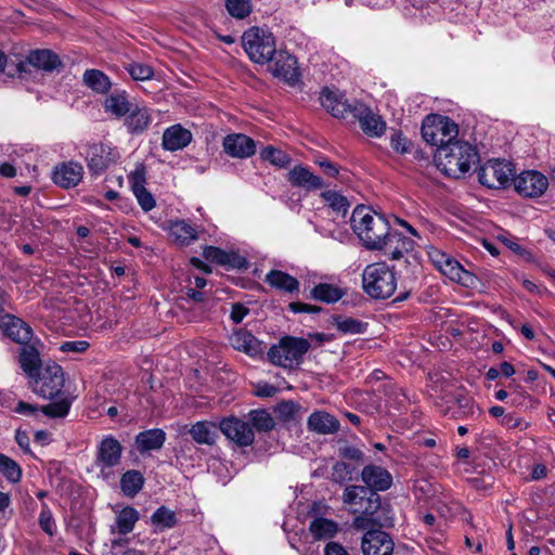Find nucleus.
<instances>
[{
  "mask_svg": "<svg viewBox=\"0 0 555 555\" xmlns=\"http://www.w3.org/2000/svg\"><path fill=\"white\" fill-rule=\"evenodd\" d=\"M320 101L322 106L334 117L349 121L358 120L366 135L380 137L385 132L386 122L361 102L349 103L343 95L327 88L322 90Z\"/></svg>",
  "mask_w": 555,
  "mask_h": 555,
  "instance_id": "1",
  "label": "nucleus"
},
{
  "mask_svg": "<svg viewBox=\"0 0 555 555\" xmlns=\"http://www.w3.org/2000/svg\"><path fill=\"white\" fill-rule=\"evenodd\" d=\"M354 233L369 249H382L390 233L388 221L379 214L364 206L354 208L351 219Z\"/></svg>",
  "mask_w": 555,
  "mask_h": 555,
  "instance_id": "2",
  "label": "nucleus"
},
{
  "mask_svg": "<svg viewBox=\"0 0 555 555\" xmlns=\"http://www.w3.org/2000/svg\"><path fill=\"white\" fill-rule=\"evenodd\" d=\"M477 160L476 149L466 141L455 140L450 144H442L435 153L437 167L452 178L465 175Z\"/></svg>",
  "mask_w": 555,
  "mask_h": 555,
  "instance_id": "3",
  "label": "nucleus"
},
{
  "mask_svg": "<svg viewBox=\"0 0 555 555\" xmlns=\"http://www.w3.org/2000/svg\"><path fill=\"white\" fill-rule=\"evenodd\" d=\"M363 291L374 299H387L397 288L393 271L385 262L367 264L362 273Z\"/></svg>",
  "mask_w": 555,
  "mask_h": 555,
  "instance_id": "4",
  "label": "nucleus"
},
{
  "mask_svg": "<svg viewBox=\"0 0 555 555\" xmlns=\"http://www.w3.org/2000/svg\"><path fill=\"white\" fill-rule=\"evenodd\" d=\"M310 347L306 338L285 336L269 349L268 358L274 365L293 370L302 363Z\"/></svg>",
  "mask_w": 555,
  "mask_h": 555,
  "instance_id": "5",
  "label": "nucleus"
},
{
  "mask_svg": "<svg viewBox=\"0 0 555 555\" xmlns=\"http://www.w3.org/2000/svg\"><path fill=\"white\" fill-rule=\"evenodd\" d=\"M242 46L250 61L266 64L272 61L276 53L273 35L260 27H250L242 36Z\"/></svg>",
  "mask_w": 555,
  "mask_h": 555,
  "instance_id": "6",
  "label": "nucleus"
},
{
  "mask_svg": "<svg viewBox=\"0 0 555 555\" xmlns=\"http://www.w3.org/2000/svg\"><path fill=\"white\" fill-rule=\"evenodd\" d=\"M459 135V126L450 117L433 114L426 116L422 125L423 139L437 149L450 144Z\"/></svg>",
  "mask_w": 555,
  "mask_h": 555,
  "instance_id": "7",
  "label": "nucleus"
},
{
  "mask_svg": "<svg viewBox=\"0 0 555 555\" xmlns=\"http://www.w3.org/2000/svg\"><path fill=\"white\" fill-rule=\"evenodd\" d=\"M31 379L33 391L38 396L50 400L61 393L65 383L63 370L55 362L47 363Z\"/></svg>",
  "mask_w": 555,
  "mask_h": 555,
  "instance_id": "8",
  "label": "nucleus"
},
{
  "mask_svg": "<svg viewBox=\"0 0 555 555\" xmlns=\"http://www.w3.org/2000/svg\"><path fill=\"white\" fill-rule=\"evenodd\" d=\"M513 171L511 163L489 160L480 167L478 180L489 189H501L509 184Z\"/></svg>",
  "mask_w": 555,
  "mask_h": 555,
  "instance_id": "9",
  "label": "nucleus"
},
{
  "mask_svg": "<svg viewBox=\"0 0 555 555\" xmlns=\"http://www.w3.org/2000/svg\"><path fill=\"white\" fill-rule=\"evenodd\" d=\"M343 502L352 507V513L375 514L379 507V495L362 486H348L343 493Z\"/></svg>",
  "mask_w": 555,
  "mask_h": 555,
  "instance_id": "10",
  "label": "nucleus"
},
{
  "mask_svg": "<svg viewBox=\"0 0 555 555\" xmlns=\"http://www.w3.org/2000/svg\"><path fill=\"white\" fill-rule=\"evenodd\" d=\"M121 454L122 447L119 441L112 435L105 436L96 449L95 465L100 469V473L108 477L111 475V468L120 463Z\"/></svg>",
  "mask_w": 555,
  "mask_h": 555,
  "instance_id": "11",
  "label": "nucleus"
},
{
  "mask_svg": "<svg viewBox=\"0 0 555 555\" xmlns=\"http://www.w3.org/2000/svg\"><path fill=\"white\" fill-rule=\"evenodd\" d=\"M116 157L117 155L114 150L103 143H93L88 145L85 151L87 167L94 176L103 173L116 162Z\"/></svg>",
  "mask_w": 555,
  "mask_h": 555,
  "instance_id": "12",
  "label": "nucleus"
},
{
  "mask_svg": "<svg viewBox=\"0 0 555 555\" xmlns=\"http://www.w3.org/2000/svg\"><path fill=\"white\" fill-rule=\"evenodd\" d=\"M514 186L525 197H539L546 191L548 180L539 171L527 170L514 179Z\"/></svg>",
  "mask_w": 555,
  "mask_h": 555,
  "instance_id": "13",
  "label": "nucleus"
},
{
  "mask_svg": "<svg viewBox=\"0 0 555 555\" xmlns=\"http://www.w3.org/2000/svg\"><path fill=\"white\" fill-rule=\"evenodd\" d=\"M219 428L227 438L240 447H248L255 440L253 427L247 422L237 417L222 420Z\"/></svg>",
  "mask_w": 555,
  "mask_h": 555,
  "instance_id": "14",
  "label": "nucleus"
},
{
  "mask_svg": "<svg viewBox=\"0 0 555 555\" xmlns=\"http://www.w3.org/2000/svg\"><path fill=\"white\" fill-rule=\"evenodd\" d=\"M361 548L363 555H392L393 542L388 533L369 529L362 538Z\"/></svg>",
  "mask_w": 555,
  "mask_h": 555,
  "instance_id": "15",
  "label": "nucleus"
},
{
  "mask_svg": "<svg viewBox=\"0 0 555 555\" xmlns=\"http://www.w3.org/2000/svg\"><path fill=\"white\" fill-rule=\"evenodd\" d=\"M272 61L271 73L274 77L281 78L289 85L298 81L299 70L295 56L285 51H276Z\"/></svg>",
  "mask_w": 555,
  "mask_h": 555,
  "instance_id": "16",
  "label": "nucleus"
},
{
  "mask_svg": "<svg viewBox=\"0 0 555 555\" xmlns=\"http://www.w3.org/2000/svg\"><path fill=\"white\" fill-rule=\"evenodd\" d=\"M223 151L233 158H248L256 152V142L244 133H231L223 138Z\"/></svg>",
  "mask_w": 555,
  "mask_h": 555,
  "instance_id": "17",
  "label": "nucleus"
},
{
  "mask_svg": "<svg viewBox=\"0 0 555 555\" xmlns=\"http://www.w3.org/2000/svg\"><path fill=\"white\" fill-rule=\"evenodd\" d=\"M152 121V109L139 104H134L124 117V126L131 135L144 133L150 128Z\"/></svg>",
  "mask_w": 555,
  "mask_h": 555,
  "instance_id": "18",
  "label": "nucleus"
},
{
  "mask_svg": "<svg viewBox=\"0 0 555 555\" xmlns=\"http://www.w3.org/2000/svg\"><path fill=\"white\" fill-rule=\"evenodd\" d=\"M0 328L13 341L26 345L33 337L31 327L22 319L11 314H5L0 318Z\"/></svg>",
  "mask_w": 555,
  "mask_h": 555,
  "instance_id": "19",
  "label": "nucleus"
},
{
  "mask_svg": "<svg viewBox=\"0 0 555 555\" xmlns=\"http://www.w3.org/2000/svg\"><path fill=\"white\" fill-rule=\"evenodd\" d=\"M83 177V168L79 163L66 162L56 166L52 180L64 189H70L79 184Z\"/></svg>",
  "mask_w": 555,
  "mask_h": 555,
  "instance_id": "20",
  "label": "nucleus"
},
{
  "mask_svg": "<svg viewBox=\"0 0 555 555\" xmlns=\"http://www.w3.org/2000/svg\"><path fill=\"white\" fill-rule=\"evenodd\" d=\"M361 479L366 488L376 491H386L392 485L391 474L378 465H366L361 473Z\"/></svg>",
  "mask_w": 555,
  "mask_h": 555,
  "instance_id": "21",
  "label": "nucleus"
},
{
  "mask_svg": "<svg viewBox=\"0 0 555 555\" xmlns=\"http://www.w3.org/2000/svg\"><path fill=\"white\" fill-rule=\"evenodd\" d=\"M287 180L293 186L308 192L324 188L323 180L302 165L294 166L287 173Z\"/></svg>",
  "mask_w": 555,
  "mask_h": 555,
  "instance_id": "22",
  "label": "nucleus"
},
{
  "mask_svg": "<svg viewBox=\"0 0 555 555\" xmlns=\"http://www.w3.org/2000/svg\"><path fill=\"white\" fill-rule=\"evenodd\" d=\"M193 139L192 132L180 124L165 129L162 138V146L166 151L175 152L186 147Z\"/></svg>",
  "mask_w": 555,
  "mask_h": 555,
  "instance_id": "23",
  "label": "nucleus"
},
{
  "mask_svg": "<svg viewBox=\"0 0 555 555\" xmlns=\"http://www.w3.org/2000/svg\"><path fill=\"white\" fill-rule=\"evenodd\" d=\"M231 346L245 354L255 358L262 353L261 343L248 331L236 330L229 338Z\"/></svg>",
  "mask_w": 555,
  "mask_h": 555,
  "instance_id": "24",
  "label": "nucleus"
},
{
  "mask_svg": "<svg viewBox=\"0 0 555 555\" xmlns=\"http://www.w3.org/2000/svg\"><path fill=\"white\" fill-rule=\"evenodd\" d=\"M166 441V433L160 428H153L139 433L134 446L139 453L160 450Z\"/></svg>",
  "mask_w": 555,
  "mask_h": 555,
  "instance_id": "25",
  "label": "nucleus"
},
{
  "mask_svg": "<svg viewBox=\"0 0 555 555\" xmlns=\"http://www.w3.org/2000/svg\"><path fill=\"white\" fill-rule=\"evenodd\" d=\"M414 248L413 240L404 236L402 233L397 231L390 232L386 238V244L383 246L385 255L389 256L393 260H398L403 255Z\"/></svg>",
  "mask_w": 555,
  "mask_h": 555,
  "instance_id": "26",
  "label": "nucleus"
},
{
  "mask_svg": "<svg viewBox=\"0 0 555 555\" xmlns=\"http://www.w3.org/2000/svg\"><path fill=\"white\" fill-rule=\"evenodd\" d=\"M134 104L128 99L126 91H115L104 101V109L106 113L116 118L125 117Z\"/></svg>",
  "mask_w": 555,
  "mask_h": 555,
  "instance_id": "27",
  "label": "nucleus"
},
{
  "mask_svg": "<svg viewBox=\"0 0 555 555\" xmlns=\"http://www.w3.org/2000/svg\"><path fill=\"white\" fill-rule=\"evenodd\" d=\"M309 531L314 540H328L337 535L340 527L333 519L315 517L309 525Z\"/></svg>",
  "mask_w": 555,
  "mask_h": 555,
  "instance_id": "28",
  "label": "nucleus"
},
{
  "mask_svg": "<svg viewBox=\"0 0 555 555\" xmlns=\"http://www.w3.org/2000/svg\"><path fill=\"white\" fill-rule=\"evenodd\" d=\"M114 512L117 532L122 535L130 533L140 518L139 512L132 506L115 507Z\"/></svg>",
  "mask_w": 555,
  "mask_h": 555,
  "instance_id": "29",
  "label": "nucleus"
},
{
  "mask_svg": "<svg viewBox=\"0 0 555 555\" xmlns=\"http://www.w3.org/2000/svg\"><path fill=\"white\" fill-rule=\"evenodd\" d=\"M308 426L318 434H334L339 429V422L326 412H314L308 418Z\"/></svg>",
  "mask_w": 555,
  "mask_h": 555,
  "instance_id": "30",
  "label": "nucleus"
},
{
  "mask_svg": "<svg viewBox=\"0 0 555 555\" xmlns=\"http://www.w3.org/2000/svg\"><path fill=\"white\" fill-rule=\"evenodd\" d=\"M264 282L275 289L287 293H294L299 289L297 279L280 270L269 271L266 274Z\"/></svg>",
  "mask_w": 555,
  "mask_h": 555,
  "instance_id": "31",
  "label": "nucleus"
},
{
  "mask_svg": "<svg viewBox=\"0 0 555 555\" xmlns=\"http://www.w3.org/2000/svg\"><path fill=\"white\" fill-rule=\"evenodd\" d=\"M26 61L29 65L47 72H51L61 65L59 55L50 50L31 51Z\"/></svg>",
  "mask_w": 555,
  "mask_h": 555,
  "instance_id": "32",
  "label": "nucleus"
},
{
  "mask_svg": "<svg viewBox=\"0 0 555 555\" xmlns=\"http://www.w3.org/2000/svg\"><path fill=\"white\" fill-rule=\"evenodd\" d=\"M440 272L448 276L451 281L462 284L463 286L469 287L475 283V275L466 271L459 261L454 258H450Z\"/></svg>",
  "mask_w": 555,
  "mask_h": 555,
  "instance_id": "33",
  "label": "nucleus"
},
{
  "mask_svg": "<svg viewBox=\"0 0 555 555\" xmlns=\"http://www.w3.org/2000/svg\"><path fill=\"white\" fill-rule=\"evenodd\" d=\"M203 255L208 261L222 266H230L233 268H241L245 262V260L238 257L236 254L227 253L223 249L214 246L206 247Z\"/></svg>",
  "mask_w": 555,
  "mask_h": 555,
  "instance_id": "34",
  "label": "nucleus"
},
{
  "mask_svg": "<svg viewBox=\"0 0 555 555\" xmlns=\"http://www.w3.org/2000/svg\"><path fill=\"white\" fill-rule=\"evenodd\" d=\"M20 364L29 378H34L42 367L38 350L34 346H25L20 353Z\"/></svg>",
  "mask_w": 555,
  "mask_h": 555,
  "instance_id": "35",
  "label": "nucleus"
},
{
  "mask_svg": "<svg viewBox=\"0 0 555 555\" xmlns=\"http://www.w3.org/2000/svg\"><path fill=\"white\" fill-rule=\"evenodd\" d=\"M193 440L199 444L211 446L217 438V427L214 423L197 422L189 430Z\"/></svg>",
  "mask_w": 555,
  "mask_h": 555,
  "instance_id": "36",
  "label": "nucleus"
},
{
  "mask_svg": "<svg viewBox=\"0 0 555 555\" xmlns=\"http://www.w3.org/2000/svg\"><path fill=\"white\" fill-rule=\"evenodd\" d=\"M344 295L345 292L343 288L328 283H320L311 291V297L314 300L325 304H335L340 300Z\"/></svg>",
  "mask_w": 555,
  "mask_h": 555,
  "instance_id": "37",
  "label": "nucleus"
},
{
  "mask_svg": "<svg viewBox=\"0 0 555 555\" xmlns=\"http://www.w3.org/2000/svg\"><path fill=\"white\" fill-rule=\"evenodd\" d=\"M169 234L179 245H189L197 238L196 230L184 220L172 222Z\"/></svg>",
  "mask_w": 555,
  "mask_h": 555,
  "instance_id": "38",
  "label": "nucleus"
},
{
  "mask_svg": "<svg viewBox=\"0 0 555 555\" xmlns=\"http://www.w3.org/2000/svg\"><path fill=\"white\" fill-rule=\"evenodd\" d=\"M143 475L135 469L126 472L120 478V489L129 498L137 495L143 488Z\"/></svg>",
  "mask_w": 555,
  "mask_h": 555,
  "instance_id": "39",
  "label": "nucleus"
},
{
  "mask_svg": "<svg viewBox=\"0 0 555 555\" xmlns=\"http://www.w3.org/2000/svg\"><path fill=\"white\" fill-rule=\"evenodd\" d=\"M177 521L176 513L164 505L158 507L151 516V524L155 532L171 529L177 525Z\"/></svg>",
  "mask_w": 555,
  "mask_h": 555,
  "instance_id": "40",
  "label": "nucleus"
},
{
  "mask_svg": "<svg viewBox=\"0 0 555 555\" xmlns=\"http://www.w3.org/2000/svg\"><path fill=\"white\" fill-rule=\"evenodd\" d=\"M83 82L98 93H106L112 87L109 78L99 69H87L83 74Z\"/></svg>",
  "mask_w": 555,
  "mask_h": 555,
  "instance_id": "41",
  "label": "nucleus"
},
{
  "mask_svg": "<svg viewBox=\"0 0 555 555\" xmlns=\"http://www.w3.org/2000/svg\"><path fill=\"white\" fill-rule=\"evenodd\" d=\"M260 157L280 168H285L291 163L288 154L271 145L266 146L260 151Z\"/></svg>",
  "mask_w": 555,
  "mask_h": 555,
  "instance_id": "42",
  "label": "nucleus"
},
{
  "mask_svg": "<svg viewBox=\"0 0 555 555\" xmlns=\"http://www.w3.org/2000/svg\"><path fill=\"white\" fill-rule=\"evenodd\" d=\"M356 467L344 462H336L331 472V480L335 483L344 485L353 479Z\"/></svg>",
  "mask_w": 555,
  "mask_h": 555,
  "instance_id": "43",
  "label": "nucleus"
},
{
  "mask_svg": "<svg viewBox=\"0 0 555 555\" xmlns=\"http://www.w3.org/2000/svg\"><path fill=\"white\" fill-rule=\"evenodd\" d=\"M249 422L258 431H269L274 427V420L264 410H253L248 413Z\"/></svg>",
  "mask_w": 555,
  "mask_h": 555,
  "instance_id": "44",
  "label": "nucleus"
},
{
  "mask_svg": "<svg viewBox=\"0 0 555 555\" xmlns=\"http://www.w3.org/2000/svg\"><path fill=\"white\" fill-rule=\"evenodd\" d=\"M228 13L237 20L247 17L253 11L251 0H224Z\"/></svg>",
  "mask_w": 555,
  "mask_h": 555,
  "instance_id": "45",
  "label": "nucleus"
},
{
  "mask_svg": "<svg viewBox=\"0 0 555 555\" xmlns=\"http://www.w3.org/2000/svg\"><path fill=\"white\" fill-rule=\"evenodd\" d=\"M0 472L10 482H18L22 477L21 466L12 459L0 453Z\"/></svg>",
  "mask_w": 555,
  "mask_h": 555,
  "instance_id": "46",
  "label": "nucleus"
},
{
  "mask_svg": "<svg viewBox=\"0 0 555 555\" xmlns=\"http://www.w3.org/2000/svg\"><path fill=\"white\" fill-rule=\"evenodd\" d=\"M70 404L72 402L68 398H61L47 405H42L41 412L49 417H64L68 414Z\"/></svg>",
  "mask_w": 555,
  "mask_h": 555,
  "instance_id": "47",
  "label": "nucleus"
},
{
  "mask_svg": "<svg viewBox=\"0 0 555 555\" xmlns=\"http://www.w3.org/2000/svg\"><path fill=\"white\" fill-rule=\"evenodd\" d=\"M321 196L323 197V199L328 204V206L333 210H336L338 212L345 214L349 207V203H348L347 198L345 196L338 194L337 192L326 191V192H323L321 194Z\"/></svg>",
  "mask_w": 555,
  "mask_h": 555,
  "instance_id": "48",
  "label": "nucleus"
},
{
  "mask_svg": "<svg viewBox=\"0 0 555 555\" xmlns=\"http://www.w3.org/2000/svg\"><path fill=\"white\" fill-rule=\"evenodd\" d=\"M337 330L343 333L359 334L364 332L365 325L352 318L336 319Z\"/></svg>",
  "mask_w": 555,
  "mask_h": 555,
  "instance_id": "49",
  "label": "nucleus"
},
{
  "mask_svg": "<svg viewBox=\"0 0 555 555\" xmlns=\"http://www.w3.org/2000/svg\"><path fill=\"white\" fill-rule=\"evenodd\" d=\"M129 74L134 80H147L153 77V69L149 65L133 63L129 66Z\"/></svg>",
  "mask_w": 555,
  "mask_h": 555,
  "instance_id": "50",
  "label": "nucleus"
},
{
  "mask_svg": "<svg viewBox=\"0 0 555 555\" xmlns=\"http://www.w3.org/2000/svg\"><path fill=\"white\" fill-rule=\"evenodd\" d=\"M428 257L433 264L440 271L442 267L446 266V263L451 258L450 255L446 254L441 249H438L436 247L430 246L427 250Z\"/></svg>",
  "mask_w": 555,
  "mask_h": 555,
  "instance_id": "51",
  "label": "nucleus"
},
{
  "mask_svg": "<svg viewBox=\"0 0 555 555\" xmlns=\"http://www.w3.org/2000/svg\"><path fill=\"white\" fill-rule=\"evenodd\" d=\"M139 205L144 211H150L155 207V199L153 195L146 189H139L133 192Z\"/></svg>",
  "mask_w": 555,
  "mask_h": 555,
  "instance_id": "52",
  "label": "nucleus"
},
{
  "mask_svg": "<svg viewBox=\"0 0 555 555\" xmlns=\"http://www.w3.org/2000/svg\"><path fill=\"white\" fill-rule=\"evenodd\" d=\"M39 526L48 534L51 535L53 533L54 520L52 513L47 505L42 506V509L39 514Z\"/></svg>",
  "mask_w": 555,
  "mask_h": 555,
  "instance_id": "53",
  "label": "nucleus"
},
{
  "mask_svg": "<svg viewBox=\"0 0 555 555\" xmlns=\"http://www.w3.org/2000/svg\"><path fill=\"white\" fill-rule=\"evenodd\" d=\"M338 454L343 459L359 462V463L363 462V456H364L363 452L360 449H358L356 447H351V446L340 447L338 450Z\"/></svg>",
  "mask_w": 555,
  "mask_h": 555,
  "instance_id": "54",
  "label": "nucleus"
},
{
  "mask_svg": "<svg viewBox=\"0 0 555 555\" xmlns=\"http://www.w3.org/2000/svg\"><path fill=\"white\" fill-rule=\"evenodd\" d=\"M129 181L133 192L138 191L139 189H145V169L143 167L137 168L130 173Z\"/></svg>",
  "mask_w": 555,
  "mask_h": 555,
  "instance_id": "55",
  "label": "nucleus"
},
{
  "mask_svg": "<svg viewBox=\"0 0 555 555\" xmlns=\"http://www.w3.org/2000/svg\"><path fill=\"white\" fill-rule=\"evenodd\" d=\"M89 347V343L86 340H70L65 341L61 345L60 350L63 352H76L81 353Z\"/></svg>",
  "mask_w": 555,
  "mask_h": 555,
  "instance_id": "56",
  "label": "nucleus"
},
{
  "mask_svg": "<svg viewBox=\"0 0 555 555\" xmlns=\"http://www.w3.org/2000/svg\"><path fill=\"white\" fill-rule=\"evenodd\" d=\"M249 313V309L246 308L244 305L242 304H233L232 307H231V313H230V318L231 320L238 324L243 321V319Z\"/></svg>",
  "mask_w": 555,
  "mask_h": 555,
  "instance_id": "57",
  "label": "nucleus"
},
{
  "mask_svg": "<svg viewBox=\"0 0 555 555\" xmlns=\"http://www.w3.org/2000/svg\"><path fill=\"white\" fill-rule=\"evenodd\" d=\"M374 514H361L353 519L352 526L357 530H365L369 529L372 525L375 524V520L372 518Z\"/></svg>",
  "mask_w": 555,
  "mask_h": 555,
  "instance_id": "58",
  "label": "nucleus"
},
{
  "mask_svg": "<svg viewBox=\"0 0 555 555\" xmlns=\"http://www.w3.org/2000/svg\"><path fill=\"white\" fill-rule=\"evenodd\" d=\"M324 555H350L348 550L340 543L332 541L324 547Z\"/></svg>",
  "mask_w": 555,
  "mask_h": 555,
  "instance_id": "59",
  "label": "nucleus"
},
{
  "mask_svg": "<svg viewBox=\"0 0 555 555\" xmlns=\"http://www.w3.org/2000/svg\"><path fill=\"white\" fill-rule=\"evenodd\" d=\"M455 404L457 405L460 415H468L474 413V404L472 399L468 397H461L456 399Z\"/></svg>",
  "mask_w": 555,
  "mask_h": 555,
  "instance_id": "60",
  "label": "nucleus"
},
{
  "mask_svg": "<svg viewBox=\"0 0 555 555\" xmlns=\"http://www.w3.org/2000/svg\"><path fill=\"white\" fill-rule=\"evenodd\" d=\"M289 309L295 313H300V312L317 313L321 310V308L318 306L302 304V302H292V304H289Z\"/></svg>",
  "mask_w": 555,
  "mask_h": 555,
  "instance_id": "61",
  "label": "nucleus"
},
{
  "mask_svg": "<svg viewBox=\"0 0 555 555\" xmlns=\"http://www.w3.org/2000/svg\"><path fill=\"white\" fill-rule=\"evenodd\" d=\"M315 163L323 169L324 173L330 177H336L339 172L337 166L326 158L317 159Z\"/></svg>",
  "mask_w": 555,
  "mask_h": 555,
  "instance_id": "62",
  "label": "nucleus"
},
{
  "mask_svg": "<svg viewBox=\"0 0 555 555\" xmlns=\"http://www.w3.org/2000/svg\"><path fill=\"white\" fill-rule=\"evenodd\" d=\"M391 146L397 152L405 153L408 151V141L401 133H395L391 137Z\"/></svg>",
  "mask_w": 555,
  "mask_h": 555,
  "instance_id": "63",
  "label": "nucleus"
},
{
  "mask_svg": "<svg viewBox=\"0 0 555 555\" xmlns=\"http://www.w3.org/2000/svg\"><path fill=\"white\" fill-rule=\"evenodd\" d=\"M276 391L278 389L273 385L263 384L258 386L256 393L259 397L269 398L273 397L276 393Z\"/></svg>",
  "mask_w": 555,
  "mask_h": 555,
  "instance_id": "64",
  "label": "nucleus"
}]
</instances>
